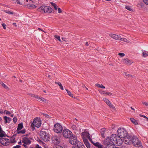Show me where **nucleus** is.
<instances>
[{
    "mask_svg": "<svg viewBox=\"0 0 148 148\" xmlns=\"http://www.w3.org/2000/svg\"><path fill=\"white\" fill-rule=\"evenodd\" d=\"M119 137L118 135L116 134H113L110 137H107L106 139V142H109L111 143H113V145L114 143H118V140L119 139L117 138Z\"/></svg>",
    "mask_w": 148,
    "mask_h": 148,
    "instance_id": "1",
    "label": "nucleus"
},
{
    "mask_svg": "<svg viewBox=\"0 0 148 148\" xmlns=\"http://www.w3.org/2000/svg\"><path fill=\"white\" fill-rule=\"evenodd\" d=\"M131 142L134 146L138 148H143L140 141L136 136H133L132 137Z\"/></svg>",
    "mask_w": 148,
    "mask_h": 148,
    "instance_id": "2",
    "label": "nucleus"
},
{
    "mask_svg": "<svg viewBox=\"0 0 148 148\" xmlns=\"http://www.w3.org/2000/svg\"><path fill=\"white\" fill-rule=\"evenodd\" d=\"M41 124V121L40 118H36L34 119L33 122H32L31 127L33 130H34V126L37 127H40Z\"/></svg>",
    "mask_w": 148,
    "mask_h": 148,
    "instance_id": "3",
    "label": "nucleus"
},
{
    "mask_svg": "<svg viewBox=\"0 0 148 148\" xmlns=\"http://www.w3.org/2000/svg\"><path fill=\"white\" fill-rule=\"evenodd\" d=\"M117 133L119 136L118 138H120L121 139L125 137L127 135V131L123 128H121L118 129L117 131Z\"/></svg>",
    "mask_w": 148,
    "mask_h": 148,
    "instance_id": "4",
    "label": "nucleus"
},
{
    "mask_svg": "<svg viewBox=\"0 0 148 148\" xmlns=\"http://www.w3.org/2000/svg\"><path fill=\"white\" fill-rule=\"evenodd\" d=\"M38 11L41 12L42 11L45 13H50L52 11V9L48 6H42L38 9Z\"/></svg>",
    "mask_w": 148,
    "mask_h": 148,
    "instance_id": "5",
    "label": "nucleus"
},
{
    "mask_svg": "<svg viewBox=\"0 0 148 148\" xmlns=\"http://www.w3.org/2000/svg\"><path fill=\"white\" fill-rule=\"evenodd\" d=\"M40 136L41 139L45 142L49 141L50 139L49 134L44 131L41 132Z\"/></svg>",
    "mask_w": 148,
    "mask_h": 148,
    "instance_id": "6",
    "label": "nucleus"
},
{
    "mask_svg": "<svg viewBox=\"0 0 148 148\" xmlns=\"http://www.w3.org/2000/svg\"><path fill=\"white\" fill-rule=\"evenodd\" d=\"M53 130L56 132L59 133L62 132L63 130V127L60 124L57 123L54 125Z\"/></svg>",
    "mask_w": 148,
    "mask_h": 148,
    "instance_id": "7",
    "label": "nucleus"
},
{
    "mask_svg": "<svg viewBox=\"0 0 148 148\" xmlns=\"http://www.w3.org/2000/svg\"><path fill=\"white\" fill-rule=\"evenodd\" d=\"M69 142L70 143L74 146L75 145H78L79 143H81L79 141H77V137L75 136H73L69 138Z\"/></svg>",
    "mask_w": 148,
    "mask_h": 148,
    "instance_id": "8",
    "label": "nucleus"
},
{
    "mask_svg": "<svg viewBox=\"0 0 148 148\" xmlns=\"http://www.w3.org/2000/svg\"><path fill=\"white\" fill-rule=\"evenodd\" d=\"M63 135L65 138H70L72 136V133L69 130L65 129L63 130Z\"/></svg>",
    "mask_w": 148,
    "mask_h": 148,
    "instance_id": "9",
    "label": "nucleus"
},
{
    "mask_svg": "<svg viewBox=\"0 0 148 148\" xmlns=\"http://www.w3.org/2000/svg\"><path fill=\"white\" fill-rule=\"evenodd\" d=\"M121 62L123 64L128 65H130L133 63V62L132 60L128 58L123 59Z\"/></svg>",
    "mask_w": 148,
    "mask_h": 148,
    "instance_id": "10",
    "label": "nucleus"
},
{
    "mask_svg": "<svg viewBox=\"0 0 148 148\" xmlns=\"http://www.w3.org/2000/svg\"><path fill=\"white\" fill-rule=\"evenodd\" d=\"M9 140L6 138H0V143L3 145H8Z\"/></svg>",
    "mask_w": 148,
    "mask_h": 148,
    "instance_id": "11",
    "label": "nucleus"
},
{
    "mask_svg": "<svg viewBox=\"0 0 148 148\" xmlns=\"http://www.w3.org/2000/svg\"><path fill=\"white\" fill-rule=\"evenodd\" d=\"M131 137L128 135L125 137L123 138V142L127 144L130 145L131 143L130 139Z\"/></svg>",
    "mask_w": 148,
    "mask_h": 148,
    "instance_id": "12",
    "label": "nucleus"
},
{
    "mask_svg": "<svg viewBox=\"0 0 148 148\" xmlns=\"http://www.w3.org/2000/svg\"><path fill=\"white\" fill-rule=\"evenodd\" d=\"M52 142L55 145L58 144L60 142V138L57 136H54L51 138Z\"/></svg>",
    "mask_w": 148,
    "mask_h": 148,
    "instance_id": "13",
    "label": "nucleus"
},
{
    "mask_svg": "<svg viewBox=\"0 0 148 148\" xmlns=\"http://www.w3.org/2000/svg\"><path fill=\"white\" fill-rule=\"evenodd\" d=\"M109 36L113 39L118 40H122V38L120 35L112 34H109Z\"/></svg>",
    "mask_w": 148,
    "mask_h": 148,
    "instance_id": "14",
    "label": "nucleus"
},
{
    "mask_svg": "<svg viewBox=\"0 0 148 148\" xmlns=\"http://www.w3.org/2000/svg\"><path fill=\"white\" fill-rule=\"evenodd\" d=\"M22 142L26 145H29L31 144V141L26 137H25L22 138Z\"/></svg>",
    "mask_w": 148,
    "mask_h": 148,
    "instance_id": "15",
    "label": "nucleus"
},
{
    "mask_svg": "<svg viewBox=\"0 0 148 148\" xmlns=\"http://www.w3.org/2000/svg\"><path fill=\"white\" fill-rule=\"evenodd\" d=\"M103 100L110 108H114V106L111 103L110 101L108 99L106 98H103Z\"/></svg>",
    "mask_w": 148,
    "mask_h": 148,
    "instance_id": "16",
    "label": "nucleus"
},
{
    "mask_svg": "<svg viewBox=\"0 0 148 148\" xmlns=\"http://www.w3.org/2000/svg\"><path fill=\"white\" fill-rule=\"evenodd\" d=\"M106 145L103 148H114V145L113 143H111L110 142H106Z\"/></svg>",
    "mask_w": 148,
    "mask_h": 148,
    "instance_id": "17",
    "label": "nucleus"
},
{
    "mask_svg": "<svg viewBox=\"0 0 148 148\" xmlns=\"http://www.w3.org/2000/svg\"><path fill=\"white\" fill-rule=\"evenodd\" d=\"M36 99L41 101H42L43 102L45 103H49V101L48 100L42 97H39L38 95V97H37Z\"/></svg>",
    "mask_w": 148,
    "mask_h": 148,
    "instance_id": "18",
    "label": "nucleus"
},
{
    "mask_svg": "<svg viewBox=\"0 0 148 148\" xmlns=\"http://www.w3.org/2000/svg\"><path fill=\"white\" fill-rule=\"evenodd\" d=\"M79 144L73 146L72 148H84V146L82 143H79Z\"/></svg>",
    "mask_w": 148,
    "mask_h": 148,
    "instance_id": "19",
    "label": "nucleus"
},
{
    "mask_svg": "<svg viewBox=\"0 0 148 148\" xmlns=\"http://www.w3.org/2000/svg\"><path fill=\"white\" fill-rule=\"evenodd\" d=\"M92 143L94 145V146L97 147L98 148H103V145L101 144L99 142H96L95 143L92 142Z\"/></svg>",
    "mask_w": 148,
    "mask_h": 148,
    "instance_id": "20",
    "label": "nucleus"
},
{
    "mask_svg": "<svg viewBox=\"0 0 148 148\" xmlns=\"http://www.w3.org/2000/svg\"><path fill=\"white\" fill-rule=\"evenodd\" d=\"M82 136L83 137H87L88 138V137H90L89 136V134L88 132L87 131H84L83 132H82Z\"/></svg>",
    "mask_w": 148,
    "mask_h": 148,
    "instance_id": "21",
    "label": "nucleus"
},
{
    "mask_svg": "<svg viewBox=\"0 0 148 148\" xmlns=\"http://www.w3.org/2000/svg\"><path fill=\"white\" fill-rule=\"evenodd\" d=\"M23 124L22 123H19L18 126V127L16 130V131H19L23 128Z\"/></svg>",
    "mask_w": 148,
    "mask_h": 148,
    "instance_id": "22",
    "label": "nucleus"
},
{
    "mask_svg": "<svg viewBox=\"0 0 148 148\" xmlns=\"http://www.w3.org/2000/svg\"><path fill=\"white\" fill-rule=\"evenodd\" d=\"M105 131H106V129L105 128H102L100 132H101V136L102 137H103V138L105 137L104 134H105Z\"/></svg>",
    "mask_w": 148,
    "mask_h": 148,
    "instance_id": "23",
    "label": "nucleus"
},
{
    "mask_svg": "<svg viewBox=\"0 0 148 148\" xmlns=\"http://www.w3.org/2000/svg\"><path fill=\"white\" fill-rule=\"evenodd\" d=\"M27 6L29 9H30L35 8L37 7L36 6L34 5L29 4L27 5Z\"/></svg>",
    "mask_w": 148,
    "mask_h": 148,
    "instance_id": "24",
    "label": "nucleus"
},
{
    "mask_svg": "<svg viewBox=\"0 0 148 148\" xmlns=\"http://www.w3.org/2000/svg\"><path fill=\"white\" fill-rule=\"evenodd\" d=\"M55 83L58 84L60 86V88L62 90H64L63 87L61 83L60 82H56Z\"/></svg>",
    "mask_w": 148,
    "mask_h": 148,
    "instance_id": "25",
    "label": "nucleus"
},
{
    "mask_svg": "<svg viewBox=\"0 0 148 148\" xmlns=\"http://www.w3.org/2000/svg\"><path fill=\"white\" fill-rule=\"evenodd\" d=\"M144 52L142 53V56L144 57H146L148 56V52L144 51Z\"/></svg>",
    "mask_w": 148,
    "mask_h": 148,
    "instance_id": "26",
    "label": "nucleus"
},
{
    "mask_svg": "<svg viewBox=\"0 0 148 148\" xmlns=\"http://www.w3.org/2000/svg\"><path fill=\"white\" fill-rule=\"evenodd\" d=\"M130 120L134 124L136 125L138 124L136 121L134 119L132 118H130Z\"/></svg>",
    "mask_w": 148,
    "mask_h": 148,
    "instance_id": "27",
    "label": "nucleus"
},
{
    "mask_svg": "<svg viewBox=\"0 0 148 148\" xmlns=\"http://www.w3.org/2000/svg\"><path fill=\"white\" fill-rule=\"evenodd\" d=\"M84 143L87 148H90V145L88 141L84 142Z\"/></svg>",
    "mask_w": 148,
    "mask_h": 148,
    "instance_id": "28",
    "label": "nucleus"
},
{
    "mask_svg": "<svg viewBox=\"0 0 148 148\" xmlns=\"http://www.w3.org/2000/svg\"><path fill=\"white\" fill-rule=\"evenodd\" d=\"M28 95L32 97L36 98L37 97H38V95H34L32 93H29Z\"/></svg>",
    "mask_w": 148,
    "mask_h": 148,
    "instance_id": "29",
    "label": "nucleus"
},
{
    "mask_svg": "<svg viewBox=\"0 0 148 148\" xmlns=\"http://www.w3.org/2000/svg\"><path fill=\"white\" fill-rule=\"evenodd\" d=\"M0 84L5 89H8V87L3 82H1L0 83Z\"/></svg>",
    "mask_w": 148,
    "mask_h": 148,
    "instance_id": "30",
    "label": "nucleus"
},
{
    "mask_svg": "<svg viewBox=\"0 0 148 148\" xmlns=\"http://www.w3.org/2000/svg\"><path fill=\"white\" fill-rule=\"evenodd\" d=\"M125 8L126 9L129 11H133L132 8H131V7L130 6H126Z\"/></svg>",
    "mask_w": 148,
    "mask_h": 148,
    "instance_id": "31",
    "label": "nucleus"
},
{
    "mask_svg": "<svg viewBox=\"0 0 148 148\" xmlns=\"http://www.w3.org/2000/svg\"><path fill=\"white\" fill-rule=\"evenodd\" d=\"M4 11L5 13L9 14H14V12H11L8 10H5Z\"/></svg>",
    "mask_w": 148,
    "mask_h": 148,
    "instance_id": "32",
    "label": "nucleus"
},
{
    "mask_svg": "<svg viewBox=\"0 0 148 148\" xmlns=\"http://www.w3.org/2000/svg\"><path fill=\"white\" fill-rule=\"evenodd\" d=\"M66 91L67 92L68 94L70 96H71V97L73 98H74L73 97V94L70 91H69L67 89H66Z\"/></svg>",
    "mask_w": 148,
    "mask_h": 148,
    "instance_id": "33",
    "label": "nucleus"
},
{
    "mask_svg": "<svg viewBox=\"0 0 148 148\" xmlns=\"http://www.w3.org/2000/svg\"><path fill=\"white\" fill-rule=\"evenodd\" d=\"M125 75L127 77H134V76H132L131 75L128 74L127 73H125Z\"/></svg>",
    "mask_w": 148,
    "mask_h": 148,
    "instance_id": "34",
    "label": "nucleus"
},
{
    "mask_svg": "<svg viewBox=\"0 0 148 148\" xmlns=\"http://www.w3.org/2000/svg\"><path fill=\"white\" fill-rule=\"evenodd\" d=\"M3 119L4 120V122L5 123H8V117L6 116H5L3 117Z\"/></svg>",
    "mask_w": 148,
    "mask_h": 148,
    "instance_id": "35",
    "label": "nucleus"
},
{
    "mask_svg": "<svg viewBox=\"0 0 148 148\" xmlns=\"http://www.w3.org/2000/svg\"><path fill=\"white\" fill-rule=\"evenodd\" d=\"M5 132L2 130V132H0V137L3 138L4 136Z\"/></svg>",
    "mask_w": 148,
    "mask_h": 148,
    "instance_id": "36",
    "label": "nucleus"
},
{
    "mask_svg": "<svg viewBox=\"0 0 148 148\" xmlns=\"http://www.w3.org/2000/svg\"><path fill=\"white\" fill-rule=\"evenodd\" d=\"M17 132V133L18 134H20V133H21L22 134H23L25 133V130H21V131H18V132Z\"/></svg>",
    "mask_w": 148,
    "mask_h": 148,
    "instance_id": "37",
    "label": "nucleus"
},
{
    "mask_svg": "<svg viewBox=\"0 0 148 148\" xmlns=\"http://www.w3.org/2000/svg\"><path fill=\"white\" fill-rule=\"evenodd\" d=\"M71 128L72 129L74 130H76L77 129V127L76 126V125H73L71 126Z\"/></svg>",
    "mask_w": 148,
    "mask_h": 148,
    "instance_id": "38",
    "label": "nucleus"
},
{
    "mask_svg": "<svg viewBox=\"0 0 148 148\" xmlns=\"http://www.w3.org/2000/svg\"><path fill=\"white\" fill-rule=\"evenodd\" d=\"M55 37L57 38V39H58L60 41H61L60 39V36H58L56 35H55L54 36Z\"/></svg>",
    "mask_w": 148,
    "mask_h": 148,
    "instance_id": "39",
    "label": "nucleus"
},
{
    "mask_svg": "<svg viewBox=\"0 0 148 148\" xmlns=\"http://www.w3.org/2000/svg\"><path fill=\"white\" fill-rule=\"evenodd\" d=\"M121 40L126 42H129V41L125 38H122V40Z\"/></svg>",
    "mask_w": 148,
    "mask_h": 148,
    "instance_id": "40",
    "label": "nucleus"
},
{
    "mask_svg": "<svg viewBox=\"0 0 148 148\" xmlns=\"http://www.w3.org/2000/svg\"><path fill=\"white\" fill-rule=\"evenodd\" d=\"M118 55L121 57H123L125 55V54L123 53H119Z\"/></svg>",
    "mask_w": 148,
    "mask_h": 148,
    "instance_id": "41",
    "label": "nucleus"
},
{
    "mask_svg": "<svg viewBox=\"0 0 148 148\" xmlns=\"http://www.w3.org/2000/svg\"><path fill=\"white\" fill-rule=\"evenodd\" d=\"M13 121L14 123H16L17 121V119L16 117L14 116L13 119Z\"/></svg>",
    "mask_w": 148,
    "mask_h": 148,
    "instance_id": "42",
    "label": "nucleus"
},
{
    "mask_svg": "<svg viewBox=\"0 0 148 148\" xmlns=\"http://www.w3.org/2000/svg\"><path fill=\"white\" fill-rule=\"evenodd\" d=\"M100 93L102 95H106V92L105 91H104L101 90L100 91Z\"/></svg>",
    "mask_w": 148,
    "mask_h": 148,
    "instance_id": "43",
    "label": "nucleus"
},
{
    "mask_svg": "<svg viewBox=\"0 0 148 148\" xmlns=\"http://www.w3.org/2000/svg\"><path fill=\"white\" fill-rule=\"evenodd\" d=\"M140 116L141 117H142L145 118L146 119L147 121H148V118L146 116H145L144 115H142L141 114H140Z\"/></svg>",
    "mask_w": 148,
    "mask_h": 148,
    "instance_id": "44",
    "label": "nucleus"
},
{
    "mask_svg": "<svg viewBox=\"0 0 148 148\" xmlns=\"http://www.w3.org/2000/svg\"><path fill=\"white\" fill-rule=\"evenodd\" d=\"M10 141V143H13L15 142L14 139H11Z\"/></svg>",
    "mask_w": 148,
    "mask_h": 148,
    "instance_id": "45",
    "label": "nucleus"
},
{
    "mask_svg": "<svg viewBox=\"0 0 148 148\" xmlns=\"http://www.w3.org/2000/svg\"><path fill=\"white\" fill-rule=\"evenodd\" d=\"M2 26L3 27L4 29H6V28L5 27L6 25L5 23H3L2 24Z\"/></svg>",
    "mask_w": 148,
    "mask_h": 148,
    "instance_id": "46",
    "label": "nucleus"
},
{
    "mask_svg": "<svg viewBox=\"0 0 148 148\" xmlns=\"http://www.w3.org/2000/svg\"><path fill=\"white\" fill-rule=\"evenodd\" d=\"M143 1L145 4L148 5V0H143Z\"/></svg>",
    "mask_w": 148,
    "mask_h": 148,
    "instance_id": "47",
    "label": "nucleus"
},
{
    "mask_svg": "<svg viewBox=\"0 0 148 148\" xmlns=\"http://www.w3.org/2000/svg\"><path fill=\"white\" fill-rule=\"evenodd\" d=\"M142 103L146 106H148V103L143 102H142Z\"/></svg>",
    "mask_w": 148,
    "mask_h": 148,
    "instance_id": "48",
    "label": "nucleus"
},
{
    "mask_svg": "<svg viewBox=\"0 0 148 148\" xmlns=\"http://www.w3.org/2000/svg\"><path fill=\"white\" fill-rule=\"evenodd\" d=\"M13 1H14L16 3H17L19 4H20L19 0H13Z\"/></svg>",
    "mask_w": 148,
    "mask_h": 148,
    "instance_id": "49",
    "label": "nucleus"
},
{
    "mask_svg": "<svg viewBox=\"0 0 148 148\" xmlns=\"http://www.w3.org/2000/svg\"><path fill=\"white\" fill-rule=\"evenodd\" d=\"M112 93L110 92H106V94L107 95H108L109 96H111L112 95Z\"/></svg>",
    "mask_w": 148,
    "mask_h": 148,
    "instance_id": "50",
    "label": "nucleus"
},
{
    "mask_svg": "<svg viewBox=\"0 0 148 148\" xmlns=\"http://www.w3.org/2000/svg\"><path fill=\"white\" fill-rule=\"evenodd\" d=\"M58 12L59 13H60L62 12V10H61L60 8H58Z\"/></svg>",
    "mask_w": 148,
    "mask_h": 148,
    "instance_id": "51",
    "label": "nucleus"
},
{
    "mask_svg": "<svg viewBox=\"0 0 148 148\" xmlns=\"http://www.w3.org/2000/svg\"><path fill=\"white\" fill-rule=\"evenodd\" d=\"M21 146L19 145H17L16 146L14 147L13 148H20Z\"/></svg>",
    "mask_w": 148,
    "mask_h": 148,
    "instance_id": "52",
    "label": "nucleus"
},
{
    "mask_svg": "<svg viewBox=\"0 0 148 148\" xmlns=\"http://www.w3.org/2000/svg\"><path fill=\"white\" fill-rule=\"evenodd\" d=\"M95 85L96 86H97L98 87H99V88L100 87V86H101V84H96Z\"/></svg>",
    "mask_w": 148,
    "mask_h": 148,
    "instance_id": "53",
    "label": "nucleus"
},
{
    "mask_svg": "<svg viewBox=\"0 0 148 148\" xmlns=\"http://www.w3.org/2000/svg\"><path fill=\"white\" fill-rule=\"evenodd\" d=\"M12 119L11 118L8 117V122L9 123H10V121H11Z\"/></svg>",
    "mask_w": 148,
    "mask_h": 148,
    "instance_id": "54",
    "label": "nucleus"
},
{
    "mask_svg": "<svg viewBox=\"0 0 148 148\" xmlns=\"http://www.w3.org/2000/svg\"><path fill=\"white\" fill-rule=\"evenodd\" d=\"M54 9L56 10L57 9V6L56 5H56H55L54 7Z\"/></svg>",
    "mask_w": 148,
    "mask_h": 148,
    "instance_id": "55",
    "label": "nucleus"
},
{
    "mask_svg": "<svg viewBox=\"0 0 148 148\" xmlns=\"http://www.w3.org/2000/svg\"><path fill=\"white\" fill-rule=\"evenodd\" d=\"M50 3L51 4V5L53 7H54V6L56 4V3H53V2H51Z\"/></svg>",
    "mask_w": 148,
    "mask_h": 148,
    "instance_id": "56",
    "label": "nucleus"
},
{
    "mask_svg": "<svg viewBox=\"0 0 148 148\" xmlns=\"http://www.w3.org/2000/svg\"><path fill=\"white\" fill-rule=\"evenodd\" d=\"M55 148H63L62 147L58 145V146H57Z\"/></svg>",
    "mask_w": 148,
    "mask_h": 148,
    "instance_id": "57",
    "label": "nucleus"
},
{
    "mask_svg": "<svg viewBox=\"0 0 148 148\" xmlns=\"http://www.w3.org/2000/svg\"><path fill=\"white\" fill-rule=\"evenodd\" d=\"M100 88H105V87L102 84H101V86H100Z\"/></svg>",
    "mask_w": 148,
    "mask_h": 148,
    "instance_id": "58",
    "label": "nucleus"
},
{
    "mask_svg": "<svg viewBox=\"0 0 148 148\" xmlns=\"http://www.w3.org/2000/svg\"><path fill=\"white\" fill-rule=\"evenodd\" d=\"M10 114V112H9V111H7L6 112V114Z\"/></svg>",
    "mask_w": 148,
    "mask_h": 148,
    "instance_id": "59",
    "label": "nucleus"
},
{
    "mask_svg": "<svg viewBox=\"0 0 148 148\" xmlns=\"http://www.w3.org/2000/svg\"><path fill=\"white\" fill-rule=\"evenodd\" d=\"M36 148H41V147L38 145H37Z\"/></svg>",
    "mask_w": 148,
    "mask_h": 148,
    "instance_id": "60",
    "label": "nucleus"
},
{
    "mask_svg": "<svg viewBox=\"0 0 148 148\" xmlns=\"http://www.w3.org/2000/svg\"><path fill=\"white\" fill-rule=\"evenodd\" d=\"M12 25H14V26H15V27H16V26H17L16 23H13Z\"/></svg>",
    "mask_w": 148,
    "mask_h": 148,
    "instance_id": "61",
    "label": "nucleus"
},
{
    "mask_svg": "<svg viewBox=\"0 0 148 148\" xmlns=\"http://www.w3.org/2000/svg\"><path fill=\"white\" fill-rule=\"evenodd\" d=\"M85 45L86 46H88L89 45H88V42H86Z\"/></svg>",
    "mask_w": 148,
    "mask_h": 148,
    "instance_id": "62",
    "label": "nucleus"
},
{
    "mask_svg": "<svg viewBox=\"0 0 148 148\" xmlns=\"http://www.w3.org/2000/svg\"><path fill=\"white\" fill-rule=\"evenodd\" d=\"M82 87L83 88L85 87V86L84 84H82Z\"/></svg>",
    "mask_w": 148,
    "mask_h": 148,
    "instance_id": "63",
    "label": "nucleus"
},
{
    "mask_svg": "<svg viewBox=\"0 0 148 148\" xmlns=\"http://www.w3.org/2000/svg\"><path fill=\"white\" fill-rule=\"evenodd\" d=\"M77 119H76L75 118V119H74V122H75V123H76V121H77Z\"/></svg>",
    "mask_w": 148,
    "mask_h": 148,
    "instance_id": "64",
    "label": "nucleus"
}]
</instances>
